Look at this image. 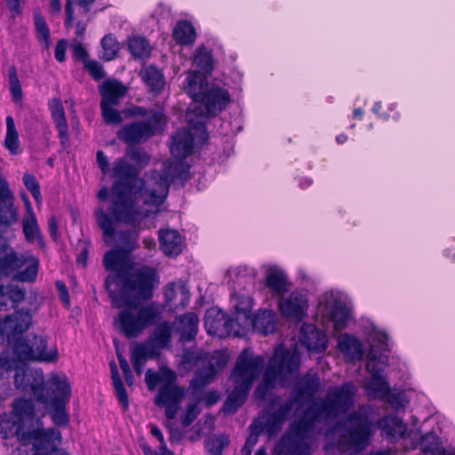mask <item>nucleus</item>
<instances>
[{"instance_id":"423d86ee","label":"nucleus","mask_w":455,"mask_h":455,"mask_svg":"<svg viewBox=\"0 0 455 455\" xmlns=\"http://www.w3.org/2000/svg\"><path fill=\"white\" fill-rule=\"evenodd\" d=\"M129 256L128 252L120 248L109 250L105 253L104 267L108 271L113 272L105 279L104 286L108 293L138 287L144 291L147 285L157 282L156 272L152 267L134 271Z\"/></svg>"},{"instance_id":"f03ea898","label":"nucleus","mask_w":455,"mask_h":455,"mask_svg":"<svg viewBox=\"0 0 455 455\" xmlns=\"http://www.w3.org/2000/svg\"><path fill=\"white\" fill-rule=\"evenodd\" d=\"M111 176L115 179L111 191L112 200L110 212L117 222L126 224L136 223L140 216L136 197H143L146 205L158 207L162 205L169 193L166 181L160 180L155 174L151 180L152 186H147L144 179L140 178V169L127 163L124 159H117L111 169Z\"/></svg>"},{"instance_id":"680f3d73","label":"nucleus","mask_w":455,"mask_h":455,"mask_svg":"<svg viewBox=\"0 0 455 455\" xmlns=\"http://www.w3.org/2000/svg\"><path fill=\"white\" fill-rule=\"evenodd\" d=\"M23 183L26 188L31 193L36 201L41 199L40 185L36 178L31 173L23 175Z\"/></svg>"},{"instance_id":"09e8293b","label":"nucleus","mask_w":455,"mask_h":455,"mask_svg":"<svg viewBox=\"0 0 455 455\" xmlns=\"http://www.w3.org/2000/svg\"><path fill=\"white\" fill-rule=\"evenodd\" d=\"M7 249V244L3 237L0 235V254L5 252ZM16 252L7 253L3 257H0V277L1 276H10L12 275L13 273V266L16 262L15 260Z\"/></svg>"},{"instance_id":"bf43d9fd","label":"nucleus","mask_w":455,"mask_h":455,"mask_svg":"<svg viewBox=\"0 0 455 455\" xmlns=\"http://www.w3.org/2000/svg\"><path fill=\"white\" fill-rule=\"evenodd\" d=\"M11 358L7 354L2 353L0 355V379H4V374H9L13 370L16 371V366L21 365L20 358Z\"/></svg>"},{"instance_id":"c03bdc74","label":"nucleus","mask_w":455,"mask_h":455,"mask_svg":"<svg viewBox=\"0 0 455 455\" xmlns=\"http://www.w3.org/2000/svg\"><path fill=\"white\" fill-rule=\"evenodd\" d=\"M178 291L181 295L180 306L184 308L188 307L190 300V292L187 287V284L182 283L179 285H176L174 283H170L166 285L164 295V299L167 304H172L174 302Z\"/></svg>"},{"instance_id":"e2e57ef3","label":"nucleus","mask_w":455,"mask_h":455,"mask_svg":"<svg viewBox=\"0 0 455 455\" xmlns=\"http://www.w3.org/2000/svg\"><path fill=\"white\" fill-rule=\"evenodd\" d=\"M201 410L198 407V402L188 404L184 415L181 417V424L184 427L190 426L200 414Z\"/></svg>"},{"instance_id":"79ce46f5","label":"nucleus","mask_w":455,"mask_h":455,"mask_svg":"<svg viewBox=\"0 0 455 455\" xmlns=\"http://www.w3.org/2000/svg\"><path fill=\"white\" fill-rule=\"evenodd\" d=\"M94 2L95 0H66V19L64 21L65 27L67 28H70L73 26L75 20V5L78 6L79 12L81 13L87 14L90 12L92 5L94 4Z\"/></svg>"},{"instance_id":"1a4fd4ad","label":"nucleus","mask_w":455,"mask_h":455,"mask_svg":"<svg viewBox=\"0 0 455 455\" xmlns=\"http://www.w3.org/2000/svg\"><path fill=\"white\" fill-rule=\"evenodd\" d=\"M265 361L262 355H254L250 348H244L238 355L229 376L233 384L251 389L260 375Z\"/></svg>"},{"instance_id":"ddd939ff","label":"nucleus","mask_w":455,"mask_h":455,"mask_svg":"<svg viewBox=\"0 0 455 455\" xmlns=\"http://www.w3.org/2000/svg\"><path fill=\"white\" fill-rule=\"evenodd\" d=\"M321 379L318 374L307 373L292 387L286 402L292 407H302L305 403L314 399L321 389Z\"/></svg>"},{"instance_id":"e433bc0d","label":"nucleus","mask_w":455,"mask_h":455,"mask_svg":"<svg viewBox=\"0 0 455 455\" xmlns=\"http://www.w3.org/2000/svg\"><path fill=\"white\" fill-rule=\"evenodd\" d=\"M370 397L383 400L389 396L391 388L385 376H372L363 385Z\"/></svg>"},{"instance_id":"aec40b11","label":"nucleus","mask_w":455,"mask_h":455,"mask_svg":"<svg viewBox=\"0 0 455 455\" xmlns=\"http://www.w3.org/2000/svg\"><path fill=\"white\" fill-rule=\"evenodd\" d=\"M48 108L58 132L60 144L66 148L69 143V132L65 109L61 100L60 98H52L49 100Z\"/></svg>"},{"instance_id":"6e6d98bb","label":"nucleus","mask_w":455,"mask_h":455,"mask_svg":"<svg viewBox=\"0 0 455 455\" xmlns=\"http://www.w3.org/2000/svg\"><path fill=\"white\" fill-rule=\"evenodd\" d=\"M8 76L10 92L12 94V100L14 102H20L23 99V92L18 77L17 68L15 66L12 65L11 67H9Z\"/></svg>"},{"instance_id":"ea45409f","label":"nucleus","mask_w":455,"mask_h":455,"mask_svg":"<svg viewBox=\"0 0 455 455\" xmlns=\"http://www.w3.org/2000/svg\"><path fill=\"white\" fill-rule=\"evenodd\" d=\"M194 64L199 68L198 71L207 76L211 75L214 68V59L212 51L204 45L199 46L195 52Z\"/></svg>"},{"instance_id":"f257e3e1","label":"nucleus","mask_w":455,"mask_h":455,"mask_svg":"<svg viewBox=\"0 0 455 455\" xmlns=\"http://www.w3.org/2000/svg\"><path fill=\"white\" fill-rule=\"evenodd\" d=\"M26 291L14 284L0 283V311L14 308L12 315L0 319V345L12 347L13 354L21 361L55 363L59 359L56 347L47 350L48 338L33 334L26 339L23 336L32 324L29 309H18V304L25 299Z\"/></svg>"},{"instance_id":"4d7b16f0","label":"nucleus","mask_w":455,"mask_h":455,"mask_svg":"<svg viewBox=\"0 0 455 455\" xmlns=\"http://www.w3.org/2000/svg\"><path fill=\"white\" fill-rule=\"evenodd\" d=\"M114 106L115 105L100 103L102 117L108 124H119L123 121L121 113L114 108Z\"/></svg>"},{"instance_id":"de8ad7c7","label":"nucleus","mask_w":455,"mask_h":455,"mask_svg":"<svg viewBox=\"0 0 455 455\" xmlns=\"http://www.w3.org/2000/svg\"><path fill=\"white\" fill-rule=\"evenodd\" d=\"M102 47L101 59L105 61H111L115 60L119 53L120 44L114 34L105 35L100 41Z\"/></svg>"},{"instance_id":"a18cd8bd","label":"nucleus","mask_w":455,"mask_h":455,"mask_svg":"<svg viewBox=\"0 0 455 455\" xmlns=\"http://www.w3.org/2000/svg\"><path fill=\"white\" fill-rule=\"evenodd\" d=\"M112 383L115 388L116 395L124 410L129 408V398L124 384L119 374L116 363L112 361L109 363Z\"/></svg>"},{"instance_id":"9b49d317","label":"nucleus","mask_w":455,"mask_h":455,"mask_svg":"<svg viewBox=\"0 0 455 455\" xmlns=\"http://www.w3.org/2000/svg\"><path fill=\"white\" fill-rule=\"evenodd\" d=\"M291 422L288 430L282 435L275 446V455H310L311 446L307 441L309 432L299 428Z\"/></svg>"},{"instance_id":"4c0bfd02","label":"nucleus","mask_w":455,"mask_h":455,"mask_svg":"<svg viewBox=\"0 0 455 455\" xmlns=\"http://www.w3.org/2000/svg\"><path fill=\"white\" fill-rule=\"evenodd\" d=\"M288 278L283 271L275 269L267 271L265 286L273 295H284L288 291Z\"/></svg>"},{"instance_id":"9d476101","label":"nucleus","mask_w":455,"mask_h":455,"mask_svg":"<svg viewBox=\"0 0 455 455\" xmlns=\"http://www.w3.org/2000/svg\"><path fill=\"white\" fill-rule=\"evenodd\" d=\"M94 217L105 238L115 237L116 242L122 245L119 248L124 250L129 254L136 249L140 235L139 229H126L116 232L113 219L105 212L103 207L95 210Z\"/></svg>"},{"instance_id":"603ef678","label":"nucleus","mask_w":455,"mask_h":455,"mask_svg":"<svg viewBox=\"0 0 455 455\" xmlns=\"http://www.w3.org/2000/svg\"><path fill=\"white\" fill-rule=\"evenodd\" d=\"M229 444V439L225 435H212L204 442L208 455H223V450Z\"/></svg>"},{"instance_id":"c756f323","label":"nucleus","mask_w":455,"mask_h":455,"mask_svg":"<svg viewBox=\"0 0 455 455\" xmlns=\"http://www.w3.org/2000/svg\"><path fill=\"white\" fill-rule=\"evenodd\" d=\"M199 318L196 313L188 312L179 317L177 331L183 343L195 340L198 331Z\"/></svg>"},{"instance_id":"c85d7f7f","label":"nucleus","mask_w":455,"mask_h":455,"mask_svg":"<svg viewBox=\"0 0 455 455\" xmlns=\"http://www.w3.org/2000/svg\"><path fill=\"white\" fill-rule=\"evenodd\" d=\"M184 91L195 101L199 99L208 88L207 76L201 71H190L184 80Z\"/></svg>"},{"instance_id":"a19ab883","label":"nucleus","mask_w":455,"mask_h":455,"mask_svg":"<svg viewBox=\"0 0 455 455\" xmlns=\"http://www.w3.org/2000/svg\"><path fill=\"white\" fill-rule=\"evenodd\" d=\"M34 24L37 41L45 50H49L52 44L51 32L44 17L39 11L34 12Z\"/></svg>"},{"instance_id":"0eeeda50","label":"nucleus","mask_w":455,"mask_h":455,"mask_svg":"<svg viewBox=\"0 0 455 455\" xmlns=\"http://www.w3.org/2000/svg\"><path fill=\"white\" fill-rule=\"evenodd\" d=\"M0 437L4 440L17 437L23 445L32 443L33 455H68L58 447L62 440L61 433L54 427L44 428L40 417L36 419V428L25 431L11 412L1 413Z\"/></svg>"},{"instance_id":"f8f14e48","label":"nucleus","mask_w":455,"mask_h":455,"mask_svg":"<svg viewBox=\"0 0 455 455\" xmlns=\"http://www.w3.org/2000/svg\"><path fill=\"white\" fill-rule=\"evenodd\" d=\"M356 387L352 382H345L327 392L323 398L332 419L346 414L354 405Z\"/></svg>"},{"instance_id":"f704fd0d","label":"nucleus","mask_w":455,"mask_h":455,"mask_svg":"<svg viewBox=\"0 0 455 455\" xmlns=\"http://www.w3.org/2000/svg\"><path fill=\"white\" fill-rule=\"evenodd\" d=\"M234 388L225 400L221 411L226 414H235L246 402L250 388L233 384Z\"/></svg>"},{"instance_id":"13d9d810","label":"nucleus","mask_w":455,"mask_h":455,"mask_svg":"<svg viewBox=\"0 0 455 455\" xmlns=\"http://www.w3.org/2000/svg\"><path fill=\"white\" fill-rule=\"evenodd\" d=\"M127 155L135 162L140 169L146 167L149 161L150 156L142 148L136 146L129 147Z\"/></svg>"},{"instance_id":"6e6552de","label":"nucleus","mask_w":455,"mask_h":455,"mask_svg":"<svg viewBox=\"0 0 455 455\" xmlns=\"http://www.w3.org/2000/svg\"><path fill=\"white\" fill-rule=\"evenodd\" d=\"M300 367V356L295 350L286 348L283 344L278 345L269 358L265 371V381H284L297 374Z\"/></svg>"},{"instance_id":"4468645a","label":"nucleus","mask_w":455,"mask_h":455,"mask_svg":"<svg viewBox=\"0 0 455 455\" xmlns=\"http://www.w3.org/2000/svg\"><path fill=\"white\" fill-rule=\"evenodd\" d=\"M155 135V127L150 122L134 121L124 124L117 132V137L128 147L137 146Z\"/></svg>"},{"instance_id":"a211bd4d","label":"nucleus","mask_w":455,"mask_h":455,"mask_svg":"<svg viewBox=\"0 0 455 455\" xmlns=\"http://www.w3.org/2000/svg\"><path fill=\"white\" fill-rule=\"evenodd\" d=\"M323 419H332L331 413L326 408L324 399L318 403H313L303 412L302 416L293 422L307 432L313 431L315 424Z\"/></svg>"},{"instance_id":"7c9ffc66","label":"nucleus","mask_w":455,"mask_h":455,"mask_svg":"<svg viewBox=\"0 0 455 455\" xmlns=\"http://www.w3.org/2000/svg\"><path fill=\"white\" fill-rule=\"evenodd\" d=\"M338 348L350 360H361L364 354L363 345L356 337L345 333L338 340Z\"/></svg>"},{"instance_id":"8fccbe9b","label":"nucleus","mask_w":455,"mask_h":455,"mask_svg":"<svg viewBox=\"0 0 455 455\" xmlns=\"http://www.w3.org/2000/svg\"><path fill=\"white\" fill-rule=\"evenodd\" d=\"M153 342L159 347H166L171 344L172 330L168 322L159 323L151 335Z\"/></svg>"},{"instance_id":"7ed1b4c3","label":"nucleus","mask_w":455,"mask_h":455,"mask_svg":"<svg viewBox=\"0 0 455 455\" xmlns=\"http://www.w3.org/2000/svg\"><path fill=\"white\" fill-rule=\"evenodd\" d=\"M26 362L20 359L21 365L16 366V388L22 392L30 391L35 400L44 405L55 426H68L70 416L68 406L71 400L72 389L67 376L54 375L46 382L43 371L31 369Z\"/></svg>"},{"instance_id":"37998d69","label":"nucleus","mask_w":455,"mask_h":455,"mask_svg":"<svg viewBox=\"0 0 455 455\" xmlns=\"http://www.w3.org/2000/svg\"><path fill=\"white\" fill-rule=\"evenodd\" d=\"M143 79L149 91L156 94L160 93L165 85L163 72L155 66H150L146 69Z\"/></svg>"},{"instance_id":"052dcab7","label":"nucleus","mask_w":455,"mask_h":455,"mask_svg":"<svg viewBox=\"0 0 455 455\" xmlns=\"http://www.w3.org/2000/svg\"><path fill=\"white\" fill-rule=\"evenodd\" d=\"M243 324V319L236 315L235 317L228 316L224 319V327L228 335L242 336L240 331Z\"/></svg>"},{"instance_id":"20e7f679","label":"nucleus","mask_w":455,"mask_h":455,"mask_svg":"<svg viewBox=\"0 0 455 455\" xmlns=\"http://www.w3.org/2000/svg\"><path fill=\"white\" fill-rule=\"evenodd\" d=\"M154 286L147 285L144 291L138 287L108 293L113 307L119 309L113 318V326L124 338L135 339L161 320L162 311L157 307L141 305L152 298Z\"/></svg>"},{"instance_id":"338daca9","label":"nucleus","mask_w":455,"mask_h":455,"mask_svg":"<svg viewBox=\"0 0 455 455\" xmlns=\"http://www.w3.org/2000/svg\"><path fill=\"white\" fill-rule=\"evenodd\" d=\"M78 247L80 251L76 256V264L85 267L88 264L91 243L87 240H79Z\"/></svg>"},{"instance_id":"5fc2aeb1","label":"nucleus","mask_w":455,"mask_h":455,"mask_svg":"<svg viewBox=\"0 0 455 455\" xmlns=\"http://www.w3.org/2000/svg\"><path fill=\"white\" fill-rule=\"evenodd\" d=\"M253 299L249 296H240L235 306V315L243 319V323L250 322L252 316Z\"/></svg>"},{"instance_id":"c9c22d12","label":"nucleus","mask_w":455,"mask_h":455,"mask_svg":"<svg viewBox=\"0 0 455 455\" xmlns=\"http://www.w3.org/2000/svg\"><path fill=\"white\" fill-rule=\"evenodd\" d=\"M127 49L133 60H145L151 55L149 41L142 36L132 35L127 37Z\"/></svg>"},{"instance_id":"39448f33","label":"nucleus","mask_w":455,"mask_h":455,"mask_svg":"<svg viewBox=\"0 0 455 455\" xmlns=\"http://www.w3.org/2000/svg\"><path fill=\"white\" fill-rule=\"evenodd\" d=\"M374 432V424L365 411L350 412L344 420H339L327 431L331 440L325 450H337L340 453H359L369 445Z\"/></svg>"},{"instance_id":"72a5a7b5","label":"nucleus","mask_w":455,"mask_h":455,"mask_svg":"<svg viewBox=\"0 0 455 455\" xmlns=\"http://www.w3.org/2000/svg\"><path fill=\"white\" fill-rule=\"evenodd\" d=\"M185 396L183 387L177 385L163 384L159 387L155 403L158 407L163 404L181 403Z\"/></svg>"},{"instance_id":"4be33fe9","label":"nucleus","mask_w":455,"mask_h":455,"mask_svg":"<svg viewBox=\"0 0 455 455\" xmlns=\"http://www.w3.org/2000/svg\"><path fill=\"white\" fill-rule=\"evenodd\" d=\"M377 426L381 435L387 440L394 441L406 436L407 425L397 415L383 416L378 419Z\"/></svg>"},{"instance_id":"864d4df0","label":"nucleus","mask_w":455,"mask_h":455,"mask_svg":"<svg viewBox=\"0 0 455 455\" xmlns=\"http://www.w3.org/2000/svg\"><path fill=\"white\" fill-rule=\"evenodd\" d=\"M216 373L214 365L210 364L204 372H198L195 375L190 382V387L195 391L201 390L214 380Z\"/></svg>"},{"instance_id":"58836bf2","label":"nucleus","mask_w":455,"mask_h":455,"mask_svg":"<svg viewBox=\"0 0 455 455\" xmlns=\"http://www.w3.org/2000/svg\"><path fill=\"white\" fill-rule=\"evenodd\" d=\"M172 37L180 45L193 44L196 39V28L190 21L180 20L172 30Z\"/></svg>"},{"instance_id":"a878e982","label":"nucleus","mask_w":455,"mask_h":455,"mask_svg":"<svg viewBox=\"0 0 455 455\" xmlns=\"http://www.w3.org/2000/svg\"><path fill=\"white\" fill-rule=\"evenodd\" d=\"M101 104L118 105L127 93V87L116 79H107L99 86Z\"/></svg>"},{"instance_id":"412c9836","label":"nucleus","mask_w":455,"mask_h":455,"mask_svg":"<svg viewBox=\"0 0 455 455\" xmlns=\"http://www.w3.org/2000/svg\"><path fill=\"white\" fill-rule=\"evenodd\" d=\"M160 249L169 258H176L182 253L185 243L179 231L162 228L158 232Z\"/></svg>"},{"instance_id":"3c124183","label":"nucleus","mask_w":455,"mask_h":455,"mask_svg":"<svg viewBox=\"0 0 455 455\" xmlns=\"http://www.w3.org/2000/svg\"><path fill=\"white\" fill-rule=\"evenodd\" d=\"M4 146L12 154H16L20 146L19 134L15 128L13 118L11 116L6 117Z\"/></svg>"},{"instance_id":"2f4dec72","label":"nucleus","mask_w":455,"mask_h":455,"mask_svg":"<svg viewBox=\"0 0 455 455\" xmlns=\"http://www.w3.org/2000/svg\"><path fill=\"white\" fill-rule=\"evenodd\" d=\"M293 407L286 401L279 408L269 414L265 422V430L269 435L277 434L290 416Z\"/></svg>"},{"instance_id":"2eb2a0df","label":"nucleus","mask_w":455,"mask_h":455,"mask_svg":"<svg viewBox=\"0 0 455 455\" xmlns=\"http://www.w3.org/2000/svg\"><path fill=\"white\" fill-rule=\"evenodd\" d=\"M13 266L12 279L21 283H34L37 277L40 262L32 254H18Z\"/></svg>"},{"instance_id":"473e14b6","label":"nucleus","mask_w":455,"mask_h":455,"mask_svg":"<svg viewBox=\"0 0 455 455\" xmlns=\"http://www.w3.org/2000/svg\"><path fill=\"white\" fill-rule=\"evenodd\" d=\"M329 318L335 330H342L347 327L351 318V311L345 301L336 299L329 307Z\"/></svg>"},{"instance_id":"f3484780","label":"nucleus","mask_w":455,"mask_h":455,"mask_svg":"<svg viewBox=\"0 0 455 455\" xmlns=\"http://www.w3.org/2000/svg\"><path fill=\"white\" fill-rule=\"evenodd\" d=\"M299 340L309 352L321 353L326 350V333L313 323H304L299 330Z\"/></svg>"},{"instance_id":"69168bd1","label":"nucleus","mask_w":455,"mask_h":455,"mask_svg":"<svg viewBox=\"0 0 455 455\" xmlns=\"http://www.w3.org/2000/svg\"><path fill=\"white\" fill-rule=\"evenodd\" d=\"M379 357L374 350L371 349L368 354V359L365 365V369L371 374V378H372V376H382V369L379 365Z\"/></svg>"},{"instance_id":"cd10ccee","label":"nucleus","mask_w":455,"mask_h":455,"mask_svg":"<svg viewBox=\"0 0 455 455\" xmlns=\"http://www.w3.org/2000/svg\"><path fill=\"white\" fill-rule=\"evenodd\" d=\"M190 166L185 160L177 159L176 161L165 163L162 173H156L160 180L167 182L168 187L176 180H187L189 177Z\"/></svg>"},{"instance_id":"bb28decb","label":"nucleus","mask_w":455,"mask_h":455,"mask_svg":"<svg viewBox=\"0 0 455 455\" xmlns=\"http://www.w3.org/2000/svg\"><path fill=\"white\" fill-rule=\"evenodd\" d=\"M11 414L25 430L28 422H36V405L31 399L18 397L12 401Z\"/></svg>"},{"instance_id":"393cba45","label":"nucleus","mask_w":455,"mask_h":455,"mask_svg":"<svg viewBox=\"0 0 455 455\" xmlns=\"http://www.w3.org/2000/svg\"><path fill=\"white\" fill-rule=\"evenodd\" d=\"M246 323L251 324L255 332L267 336L275 331L278 319L273 310L259 309Z\"/></svg>"},{"instance_id":"6ab92c4d","label":"nucleus","mask_w":455,"mask_h":455,"mask_svg":"<svg viewBox=\"0 0 455 455\" xmlns=\"http://www.w3.org/2000/svg\"><path fill=\"white\" fill-rule=\"evenodd\" d=\"M25 203L26 215L22 219V229L24 236L28 243H33L36 242L38 246L44 250L46 248V243L40 230L31 203L28 197H26Z\"/></svg>"},{"instance_id":"5701e85b","label":"nucleus","mask_w":455,"mask_h":455,"mask_svg":"<svg viewBox=\"0 0 455 455\" xmlns=\"http://www.w3.org/2000/svg\"><path fill=\"white\" fill-rule=\"evenodd\" d=\"M278 308L283 316L302 321L307 315V301L301 296L291 294L279 301Z\"/></svg>"},{"instance_id":"0e129e2a","label":"nucleus","mask_w":455,"mask_h":455,"mask_svg":"<svg viewBox=\"0 0 455 455\" xmlns=\"http://www.w3.org/2000/svg\"><path fill=\"white\" fill-rule=\"evenodd\" d=\"M84 68L95 81H100L106 76L103 66L96 60H91L89 62H86Z\"/></svg>"},{"instance_id":"dca6fc26","label":"nucleus","mask_w":455,"mask_h":455,"mask_svg":"<svg viewBox=\"0 0 455 455\" xmlns=\"http://www.w3.org/2000/svg\"><path fill=\"white\" fill-rule=\"evenodd\" d=\"M230 101V94L226 89L212 85L205 90L198 102L204 106L209 116H215L225 110Z\"/></svg>"},{"instance_id":"b1692460","label":"nucleus","mask_w":455,"mask_h":455,"mask_svg":"<svg viewBox=\"0 0 455 455\" xmlns=\"http://www.w3.org/2000/svg\"><path fill=\"white\" fill-rule=\"evenodd\" d=\"M195 137L189 130L178 131L172 136L171 154L176 159L185 160L194 150Z\"/></svg>"},{"instance_id":"774afa93","label":"nucleus","mask_w":455,"mask_h":455,"mask_svg":"<svg viewBox=\"0 0 455 455\" xmlns=\"http://www.w3.org/2000/svg\"><path fill=\"white\" fill-rule=\"evenodd\" d=\"M72 56L76 61L83 62L84 66L89 62V52L82 43H76L72 44Z\"/></svg>"},{"instance_id":"49530a36","label":"nucleus","mask_w":455,"mask_h":455,"mask_svg":"<svg viewBox=\"0 0 455 455\" xmlns=\"http://www.w3.org/2000/svg\"><path fill=\"white\" fill-rule=\"evenodd\" d=\"M158 353L155 349H148L142 344H137L132 350V363L137 374L142 372L143 367L148 357H155Z\"/></svg>"}]
</instances>
